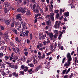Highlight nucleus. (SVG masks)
I'll list each match as a JSON object with an SVG mask.
<instances>
[{
    "mask_svg": "<svg viewBox=\"0 0 78 78\" xmlns=\"http://www.w3.org/2000/svg\"><path fill=\"white\" fill-rule=\"evenodd\" d=\"M66 57L68 59L67 62L65 63L64 66H69L71 63L70 62L72 60L70 53H68L66 55Z\"/></svg>",
    "mask_w": 78,
    "mask_h": 78,
    "instance_id": "nucleus-1",
    "label": "nucleus"
},
{
    "mask_svg": "<svg viewBox=\"0 0 78 78\" xmlns=\"http://www.w3.org/2000/svg\"><path fill=\"white\" fill-rule=\"evenodd\" d=\"M22 25L23 26V28L22 29V30L23 31H21L20 32V33H21V34H22L23 32V31L25 30V28L26 27V23L25 22H24L23 23H22Z\"/></svg>",
    "mask_w": 78,
    "mask_h": 78,
    "instance_id": "nucleus-2",
    "label": "nucleus"
},
{
    "mask_svg": "<svg viewBox=\"0 0 78 78\" xmlns=\"http://www.w3.org/2000/svg\"><path fill=\"white\" fill-rule=\"evenodd\" d=\"M57 23H58V21H56L55 23V28L56 29L58 28H59V26L60 25V24H59V23H58V24Z\"/></svg>",
    "mask_w": 78,
    "mask_h": 78,
    "instance_id": "nucleus-3",
    "label": "nucleus"
},
{
    "mask_svg": "<svg viewBox=\"0 0 78 78\" xmlns=\"http://www.w3.org/2000/svg\"><path fill=\"white\" fill-rule=\"evenodd\" d=\"M38 58H39V59H45V54H43L42 56L38 55Z\"/></svg>",
    "mask_w": 78,
    "mask_h": 78,
    "instance_id": "nucleus-4",
    "label": "nucleus"
},
{
    "mask_svg": "<svg viewBox=\"0 0 78 78\" xmlns=\"http://www.w3.org/2000/svg\"><path fill=\"white\" fill-rule=\"evenodd\" d=\"M31 10L28 9L27 10L26 13L27 16H31Z\"/></svg>",
    "mask_w": 78,
    "mask_h": 78,
    "instance_id": "nucleus-5",
    "label": "nucleus"
},
{
    "mask_svg": "<svg viewBox=\"0 0 78 78\" xmlns=\"http://www.w3.org/2000/svg\"><path fill=\"white\" fill-rule=\"evenodd\" d=\"M20 60L21 61H23V62H25V61H26V60H27V58L25 57V56H23L21 58Z\"/></svg>",
    "mask_w": 78,
    "mask_h": 78,
    "instance_id": "nucleus-6",
    "label": "nucleus"
},
{
    "mask_svg": "<svg viewBox=\"0 0 78 78\" xmlns=\"http://www.w3.org/2000/svg\"><path fill=\"white\" fill-rule=\"evenodd\" d=\"M53 37H54V35L52 33H50L49 37L51 40H53Z\"/></svg>",
    "mask_w": 78,
    "mask_h": 78,
    "instance_id": "nucleus-7",
    "label": "nucleus"
},
{
    "mask_svg": "<svg viewBox=\"0 0 78 78\" xmlns=\"http://www.w3.org/2000/svg\"><path fill=\"white\" fill-rule=\"evenodd\" d=\"M33 11L34 12H35V13L38 14V13H39V10H38V7H36L35 10H34Z\"/></svg>",
    "mask_w": 78,
    "mask_h": 78,
    "instance_id": "nucleus-8",
    "label": "nucleus"
},
{
    "mask_svg": "<svg viewBox=\"0 0 78 78\" xmlns=\"http://www.w3.org/2000/svg\"><path fill=\"white\" fill-rule=\"evenodd\" d=\"M4 36L6 39H9V36H8V33H5Z\"/></svg>",
    "mask_w": 78,
    "mask_h": 78,
    "instance_id": "nucleus-9",
    "label": "nucleus"
},
{
    "mask_svg": "<svg viewBox=\"0 0 78 78\" xmlns=\"http://www.w3.org/2000/svg\"><path fill=\"white\" fill-rule=\"evenodd\" d=\"M21 12L22 14H25L26 12V11L24 9L21 8Z\"/></svg>",
    "mask_w": 78,
    "mask_h": 78,
    "instance_id": "nucleus-10",
    "label": "nucleus"
},
{
    "mask_svg": "<svg viewBox=\"0 0 78 78\" xmlns=\"http://www.w3.org/2000/svg\"><path fill=\"white\" fill-rule=\"evenodd\" d=\"M58 36V33L55 34L54 37H53V40H56V39L57 38Z\"/></svg>",
    "mask_w": 78,
    "mask_h": 78,
    "instance_id": "nucleus-11",
    "label": "nucleus"
},
{
    "mask_svg": "<svg viewBox=\"0 0 78 78\" xmlns=\"http://www.w3.org/2000/svg\"><path fill=\"white\" fill-rule=\"evenodd\" d=\"M21 16L22 14H20L16 16V19H20L21 18Z\"/></svg>",
    "mask_w": 78,
    "mask_h": 78,
    "instance_id": "nucleus-12",
    "label": "nucleus"
},
{
    "mask_svg": "<svg viewBox=\"0 0 78 78\" xmlns=\"http://www.w3.org/2000/svg\"><path fill=\"white\" fill-rule=\"evenodd\" d=\"M5 22L6 25H9V24H10V21H9V20H5Z\"/></svg>",
    "mask_w": 78,
    "mask_h": 78,
    "instance_id": "nucleus-13",
    "label": "nucleus"
},
{
    "mask_svg": "<svg viewBox=\"0 0 78 78\" xmlns=\"http://www.w3.org/2000/svg\"><path fill=\"white\" fill-rule=\"evenodd\" d=\"M12 30L14 33H15L16 34H17V30L16 29H12Z\"/></svg>",
    "mask_w": 78,
    "mask_h": 78,
    "instance_id": "nucleus-14",
    "label": "nucleus"
},
{
    "mask_svg": "<svg viewBox=\"0 0 78 78\" xmlns=\"http://www.w3.org/2000/svg\"><path fill=\"white\" fill-rule=\"evenodd\" d=\"M64 16L66 17H68L69 16V12H66L64 13Z\"/></svg>",
    "mask_w": 78,
    "mask_h": 78,
    "instance_id": "nucleus-15",
    "label": "nucleus"
},
{
    "mask_svg": "<svg viewBox=\"0 0 78 78\" xmlns=\"http://www.w3.org/2000/svg\"><path fill=\"white\" fill-rule=\"evenodd\" d=\"M10 45H11V46H12V47H15V45L14 44V42H10Z\"/></svg>",
    "mask_w": 78,
    "mask_h": 78,
    "instance_id": "nucleus-16",
    "label": "nucleus"
},
{
    "mask_svg": "<svg viewBox=\"0 0 78 78\" xmlns=\"http://www.w3.org/2000/svg\"><path fill=\"white\" fill-rule=\"evenodd\" d=\"M4 11L5 13H7L8 12V9H7V8H4Z\"/></svg>",
    "mask_w": 78,
    "mask_h": 78,
    "instance_id": "nucleus-17",
    "label": "nucleus"
},
{
    "mask_svg": "<svg viewBox=\"0 0 78 78\" xmlns=\"http://www.w3.org/2000/svg\"><path fill=\"white\" fill-rule=\"evenodd\" d=\"M13 59H15V60H17L18 59V57L17 56H14L13 57Z\"/></svg>",
    "mask_w": 78,
    "mask_h": 78,
    "instance_id": "nucleus-18",
    "label": "nucleus"
},
{
    "mask_svg": "<svg viewBox=\"0 0 78 78\" xmlns=\"http://www.w3.org/2000/svg\"><path fill=\"white\" fill-rule=\"evenodd\" d=\"M70 69H71V68H69L68 69V70L66 72V75L68 74L69 72H70Z\"/></svg>",
    "mask_w": 78,
    "mask_h": 78,
    "instance_id": "nucleus-19",
    "label": "nucleus"
},
{
    "mask_svg": "<svg viewBox=\"0 0 78 78\" xmlns=\"http://www.w3.org/2000/svg\"><path fill=\"white\" fill-rule=\"evenodd\" d=\"M41 35L42 36V39H45V37H46V34H45L44 35V34H42Z\"/></svg>",
    "mask_w": 78,
    "mask_h": 78,
    "instance_id": "nucleus-20",
    "label": "nucleus"
},
{
    "mask_svg": "<svg viewBox=\"0 0 78 78\" xmlns=\"http://www.w3.org/2000/svg\"><path fill=\"white\" fill-rule=\"evenodd\" d=\"M66 57H64L62 59V64H64V63L66 62Z\"/></svg>",
    "mask_w": 78,
    "mask_h": 78,
    "instance_id": "nucleus-21",
    "label": "nucleus"
},
{
    "mask_svg": "<svg viewBox=\"0 0 78 78\" xmlns=\"http://www.w3.org/2000/svg\"><path fill=\"white\" fill-rule=\"evenodd\" d=\"M9 67H10L11 68H13V69H15V65H9Z\"/></svg>",
    "mask_w": 78,
    "mask_h": 78,
    "instance_id": "nucleus-22",
    "label": "nucleus"
},
{
    "mask_svg": "<svg viewBox=\"0 0 78 78\" xmlns=\"http://www.w3.org/2000/svg\"><path fill=\"white\" fill-rule=\"evenodd\" d=\"M59 13H57L56 15V18L57 19H59Z\"/></svg>",
    "mask_w": 78,
    "mask_h": 78,
    "instance_id": "nucleus-23",
    "label": "nucleus"
},
{
    "mask_svg": "<svg viewBox=\"0 0 78 78\" xmlns=\"http://www.w3.org/2000/svg\"><path fill=\"white\" fill-rule=\"evenodd\" d=\"M30 40L33 39V34H30Z\"/></svg>",
    "mask_w": 78,
    "mask_h": 78,
    "instance_id": "nucleus-24",
    "label": "nucleus"
},
{
    "mask_svg": "<svg viewBox=\"0 0 78 78\" xmlns=\"http://www.w3.org/2000/svg\"><path fill=\"white\" fill-rule=\"evenodd\" d=\"M5 64H7V65H11L12 64V63H11L8 62H5Z\"/></svg>",
    "mask_w": 78,
    "mask_h": 78,
    "instance_id": "nucleus-25",
    "label": "nucleus"
},
{
    "mask_svg": "<svg viewBox=\"0 0 78 78\" xmlns=\"http://www.w3.org/2000/svg\"><path fill=\"white\" fill-rule=\"evenodd\" d=\"M15 39H16V41H17V42H18L19 43H20V41H19V40H18V37H16L15 38Z\"/></svg>",
    "mask_w": 78,
    "mask_h": 78,
    "instance_id": "nucleus-26",
    "label": "nucleus"
},
{
    "mask_svg": "<svg viewBox=\"0 0 78 78\" xmlns=\"http://www.w3.org/2000/svg\"><path fill=\"white\" fill-rule=\"evenodd\" d=\"M20 73L22 75H24V71H20Z\"/></svg>",
    "mask_w": 78,
    "mask_h": 78,
    "instance_id": "nucleus-27",
    "label": "nucleus"
},
{
    "mask_svg": "<svg viewBox=\"0 0 78 78\" xmlns=\"http://www.w3.org/2000/svg\"><path fill=\"white\" fill-rule=\"evenodd\" d=\"M66 71H67V69H65L63 71L62 73H63V74H65V73H66Z\"/></svg>",
    "mask_w": 78,
    "mask_h": 78,
    "instance_id": "nucleus-28",
    "label": "nucleus"
},
{
    "mask_svg": "<svg viewBox=\"0 0 78 78\" xmlns=\"http://www.w3.org/2000/svg\"><path fill=\"white\" fill-rule=\"evenodd\" d=\"M36 4H34L33 6V9L34 10L35 9V8H36Z\"/></svg>",
    "mask_w": 78,
    "mask_h": 78,
    "instance_id": "nucleus-29",
    "label": "nucleus"
},
{
    "mask_svg": "<svg viewBox=\"0 0 78 78\" xmlns=\"http://www.w3.org/2000/svg\"><path fill=\"white\" fill-rule=\"evenodd\" d=\"M29 66H30V67H31L33 68L34 67V65H33V64H31L29 65Z\"/></svg>",
    "mask_w": 78,
    "mask_h": 78,
    "instance_id": "nucleus-30",
    "label": "nucleus"
},
{
    "mask_svg": "<svg viewBox=\"0 0 78 78\" xmlns=\"http://www.w3.org/2000/svg\"><path fill=\"white\" fill-rule=\"evenodd\" d=\"M50 18L52 21H54V17L53 16H51Z\"/></svg>",
    "mask_w": 78,
    "mask_h": 78,
    "instance_id": "nucleus-31",
    "label": "nucleus"
},
{
    "mask_svg": "<svg viewBox=\"0 0 78 78\" xmlns=\"http://www.w3.org/2000/svg\"><path fill=\"white\" fill-rule=\"evenodd\" d=\"M39 69H40V67L39 66H38L35 69V70L36 72H37V71H38V70H39Z\"/></svg>",
    "mask_w": 78,
    "mask_h": 78,
    "instance_id": "nucleus-32",
    "label": "nucleus"
},
{
    "mask_svg": "<svg viewBox=\"0 0 78 78\" xmlns=\"http://www.w3.org/2000/svg\"><path fill=\"white\" fill-rule=\"evenodd\" d=\"M17 11L18 12H21V9H20L19 8H18Z\"/></svg>",
    "mask_w": 78,
    "mask_h": 78,
    "instance_id": "nucleus-33",
    "label": "nucleus"
},
{
    "mask_svg": "<svg viewBox=\"0 0 78 78\" xmlns=\"http://www.w3.org/2000/svg\"><path fill=\"white\" fill-rule=\"evenodd\" d=\"M12 50L14 51V52H15V53H17V52L16 51V50L15 49V48H12Z\"/></svg>",
    "mask_w": 78,
    "mask_h": 78,
    "instance_id": "nucleus-34",
    "label": "nucleus"
},
{
    "mask_svg": "<svg viewBox=\"0 0 78 78\" xmlns=\"http://www.w3.org/2000/svg\"><path fill=\"white\" fill-rule=\"evenodd\" d=\"M54 32L55 33H56L55 34H57V33L58 34V30H55L54 31Z\"/></svg>",
    "mask_w": 78,
    "mask_h": 78,
    "instance_id": "nucleus-35",
    "label": "nucleus"
},
{
    "mask_svg": "<svg viewBox=\"0 0 78 78\" xmlns=\"http://www.w3.org/2000/svg\"><path fill=\"white\" fill-rule=\"evenodd\" d=\"M4 58H5V60H8V59H9V57L8 56H5L4 57Z\"/></svg>",
    "mask_w": 78,
    "mask_h": 78,
    "instance_id": "nucleus-36",
    "label": "nucleus"
},
{
    "mask_svg": "<svg viewBox=\"0 0 78 78\" xmlns=\"http://www.w3.org/2000/svg\"><path fill=\"white\" fill-rule=\"evenodd\" d=\"M3 56V53L2 52L0 53V57Z\"/></svg>",
    "mask_w": 78,
    "mask_h": 78,
    "instance_id": "nucleus-37",
    "label": "nucleus"
},
{
    "mask_svg": "<svg viewBox=\"0 0 78 78\" xmlns=\"http://www.w3.org/2000/svg\"><path fill=\"white\" fill-rule=\"evenodd\" d=\"M62 36L61 35H59V36H58V39L59 40H60L61 39V37H62Z\"/></svg>",
    "mask_w": 78,
    "mask_h": 78,
    "instance_id": "nucleus-38",
    "label": "nucleus"
},
{
    "mask_svg": "<svg viewBox=\"0 0 78 78\" xmlns=\"http://www.w3.org/2000/svg\"><path fill=\"white\" fill-rule=\"evenodd\" d=\"M22 34H23V37H25V36L26 35V32H24H24H23V33Z\"/></svg>",
    "mask_w": 78,
    "mask_h": 78,
    "instance_id": "nucleus-39",
    "label": "nucleus"
},
{
    "mask_svg": "<svg viewBox=\"0 0 78 78\" xmlns=\"http://www.w3.org/2000/svg\"><path fill=\"white\" fill-rule=\"evenodd\" d=\"M5 5H6V6H9V4H8V2H5Z\"/></svg>",
    "mask_w": 78,
    "mask_h": 78,
    "instance_id": "nucleus-40",
    "label": "nucleus"
},
{
    "mask_svg": "<svg viewBox=\"0 0 78 78\" xmlns=\"http://www.w3.org/2000/svg\"><path fill=\"white\" fill-rule=\"evenodd\" d=\"M38 44L39 45V46H40V47H42V46L43 45V44H42L39 43V44Z\"/></svg>",
    "mask_w": 78,
    "mask_h": 78,
    "instance_id": "nucleus-41",
    "label": "nucleus"
},
{
    "mask_svg": "<svg viewBox=\"0 0 78 78\" xmlns=\"http://www.w3.org/2000/svg\"><path fill=\"white\" fill-rule=\"evenodd\" d=\"M46 24H47V25H50V22H49V21H46Z\"/></svg>",
    "mask_w": 78,
    "mask_h": 78,
    "instance_id": "nucleus-42",
    "label": "nucleus"
},
{
    "mask_svg": "<svg viewBox=\"0 0 78 78\" xmlns=\"http://www.w3.org/2000/svg\"><path fill=\"white\" fill-rule=\"evenodd\" d=\"M59 49H61V50H64V48L63 47V46H62L60 48H59Z\"/></svg>",
    "mask_w": 78,
    "mask_h": 78,
    "instance_id": "nucleus-43",
    "label": "nucleus"
},
{
    "mask_svg": "<svg viewBox=\"0 0 78 78\" xmlns=\"http://www.w3.org/2000/svg\"><path fill=\"white\" fill-rule=\"evenodd\" d=\"M1 28L2 30H3L5 29V27L3 26H1Z\"/></svg>",
    "mask_w": 78,
    "mask_h": 78,
    "instance_id": "nucleus-44",
    "label": "nucleus"
},
{
    "mask_svg": "<svg viewBox=\"0 0 78 78\" xmlns=\"http://www.w3.org/2000/svg\"><path fill=\"white\" fill-rule=\"evenodd\" d=\"M11 27H14V22H13L11 26Z\"/></svg>",
    "mask_w": 78,
    "mask_h": 78,
    "instance_id": "nucleus-45",
    "label": "nucleus"
},
{
    "mask_svg": "<svg viewBox=\"0 0 78 78\" xmlns=\"http://www.w3.org/2000/svg\"><path fill=\"white\" fill-rule=\"evenodd\" d=\"M21 68H22V69H25V66L22 65L21 66Z\"/></svg>",
    "mask_w": 78,
    "mask_h": 78,
    "instance_id": "nucleus-46",
    "label": "nucleus"
},
{
    "mask_svg": "<svg viewBox=\"0 0 78 78\" xmlns=\"http://www.w3.org/2000/svg\"><path fill=\"white\" fill-rule=\"evenodd\" d=\"M12 74V76H15L16 74V72L13 73Z\"/></svg>",
    "mask_w": 78,
    "mask_h": 78,
    "instance_id": "nucleus-47",
    "label": "nucleus"
},
{
    "mask_svg": "<svg viewBox=\"0 0 78 78\" xmlns=\"http://www.w3.org/2000/svg\"><path fill=\"white\" fill-rule=\"evenodd\" d=\"M32 71H33V69H30L28 70V72L30 73Z\"/></svg>",
    "mask_w": 78,
    "mask_h": 78,
    "instance_id": "nucleus-48",
    "label": "nucleus"
},
{
    "mask_svg": "<svg viewBox=\"0 0 78 78\" xmlns=\"http://www.w3.org/2000/svg\"><path fill=\"white\" fill-rule=\"evenodd\" d=\"M46 44H47V41H44L43 42V44L44 45H46Z\"/></svg>",
    "mask_w": 78,
    "mask_h": 78,
    "instance_id": "nucleus-49",
    "label": "nucleus"
},
{
    "mask_svg": "<svg viewBox=\"0 0 78 78\" xmlns=\"http://www.w3.org/2000/svg\"><path fill=\"white\" fill-rule=\"evenodd\" d=\"M28 52H25L24 55L25 56H28Z\"/></svg>",
    "mask_w": 78,
    "mask_h": 78,
    "instance_id": "nucleus-50",
    "label": "nucleus"
},
{
    "mask_svg": "<svg viewBox=\"0 0 78 78\" xmlns=\"http://www.w3.org/2000/svg\"><path fill=\"white\" fill-rule=\"evenodd\" d=\"M72 76H73V73H72L71 74V75L69 76V78H72Z\"/></svg>",
    "mask_w": 78,
    "mask_h": 78,
    "instance_id": "nucleus-51",
    "label": "nucleus"
},
{
    "mask_svg": "<svg viewBox=\"0 0 78 78\" xmlns=\"http://www.w3.org/2000/svg\"><path fill=\"white\" fill-rule=\"evenodd\" d=\"M45 11H48V7H46Z\"/></svg>",
    "mask_w": 78,
    "mask_h": 78,
    "instance_id": "nucleus-52",
    "label": "nucleus"
},
{
    "mask_svg": "<svg viewBox=\"0 0 78 78\" xmlns=\"http://www.w3.org/2000/svg\"><path fill=\"white\" fill-rule=\"evenodd\" d=\"M55 48H56V47H57L58 44L56 43V42H55Z\"/></svg>",
    "mask_w": 78,
    "mask_h": 78,
    "instance_id": "nucleus-53",
    "label": "nucleus"
},
{
    "mask_svg": "<svg viewBox=\"0 0 78 78\" xmlns=\"http://www.w3.org/2000/svg\"><path fill=\"white\" fill-rule=\"evenodd\" d=\"M45 33H46V34H47L48 36H50V33L49 34V33H48V31H46Z\"/></svg>",
    "mask_w": 78,
    "mask_h": 78,
    "instance_id": "nucleus-54",
    "label": "nucleus"
},
{
    "mask_svg": "<svg viewBox=\"0 0 78 78\" xmlns=\"http://www.w3.org/2000/svg\"><path fill=\"white\" fill-rule=\"evenodd\" d=\"M60 14L61 15V14H62V9H60Z\"/></svg>",
    "mask_w": 78,
    "mask_h": 78,
    "instance_id": "nucleus-55",
    "label": "nucleus"
},
{
    "mask_svg": "<svg viewBox=\"0 0 78 78\" xmlns=\"http://www.w3.org/2000/svg\"><path fill=\"white\" fill-rule=\"evenodd\" d=\"M2 75L4 76H5V75H6V74L5 73V72L4 71H2Z\"/></svg>",
    "mask_w": 78,
    "mask_h": 78,
    "instance_id": "nucleus-56",
    "label": "nucleus"
},
{
    "mask_svg": "<svg viewBox=\"0 0 78 78\" xmlns=\"http://www.w3.org/2000/svg\"><path fill=\"white\" fill-rule=\"evenodd\" d=\"M24 51L26 52L27 51H28V49L27 48H24Z\"/></svg>",
    "mask_w": 78,
    "mask_h": 78,
    "instance_id": "nucleus-57",
    "label": "nucleus"
},
{
    "mask_svg": "<svg viewBox=\"0 0 78 78\" xmlns=\"http://www.w3.org/2000/svg\"><path fill=\"white\" fill-rule=\"evenodd\" d=\"M16 50L18 52H18H19V51H20V49H19V48H16Z\"/></svg>",
    "mask_w": 78,
    "mask_h": 78,
    "instance_id": "nucleus-58",
    "label": "nucleus"
},
{
    "mask_svg": "<svg viewBox=\"0 0 78 78\" xmlns=\"http://www.w3.org/2000/svg\"><path fill=\"white\" fill-rule=\"evenodd\" d=\"M63 18H64V17H63V16H62L61 17H60L59 18V19L60 20H62V19H63Z\"/></svg>",
    "mask_w": 78,
    "mask_h": 78,
    "instance_id": "nucleus-59",
    "label": "nucleus"
},
{
    "mask_svg": "<svg viewBox=\"0 0 78 78\" xmlns=\"http://www.w3.org/2000/svg\"><path fill=\"white\" fill-rule=\"evenodd\" d=\"M0 36H3V33L2 32H0Z\"/></svg>",
    "mask_w": 78,
    "mask_h": 78,
    "instance_id": "nucleus-60",
    "label": "nucleus"
},
{
    "mask_svg": "<svg viewBox=\"0 0 78 78\" xmlns=\"http://www.w3.org/2000/svg\"><path fill=\"white\" fill-rule=\"evenodd\" d=\"M59 11V10H55V13H58Z\"/></svg>",
    "mask_w": 78,
    "mask_h": 78,
    "instance_id": "nucleus-61",
    "label": "nucleus"
},
{
    "mask_svg": "<svg viewBox=\"0 0 78 78\" xmlns=\"http://www.w3.org/2000/svg\"><path fill=\"white\" fill-rule=\"evenodd\" d=\"M64 78H68V75H66L64 76Z\"/></svg>",
    "mask_w": 78,
    "mask_h": 78,
    "instance_id": "nucleus-62",
    "label": "nucleus"
},
{
    "mask_svg": "<svg viewBox=\"0 0 78 78\" xmlns=\"http://www.w3.org/2000/svg\"><path fill=\"white\" fill-rule=\"evenodd\" d=\"M62 46L61 45V44H58V48H60V47H61Z\"/></svg>",
    "mask_w": 78,
    "mask_h": 78,
    "instance_id": "nucleus-63",
    "label": "nucleus"
},
{
    "mask_svg": "<svg viewBox=\"0 0 78 78\" xmlns=\"http://www.w3.org/2000/svg\"><path fill=\"white\" fill-rule=\"evenodd\" d=\"M54 13L53 12H51V16H54Z\"/></svg>",
    "mask_w": 78,
    "mask_h": 78,
    "instance_id": "nucleus-64",
    "label": "nucleus"
}]
</instances>
